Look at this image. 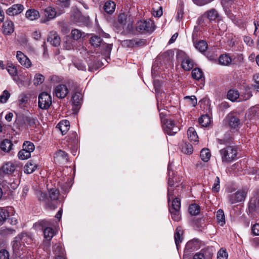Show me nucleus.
<instances>
[{"instance_id":"nucleus-1","label":"nucleus","mask_w":259,"mask_h":259,"mask_svg":"<svg viewBox=\"0 0 259 259\" xmlns=\"http://www.w3.org/2000/svg\"><path fill=\"white\" fill-rule=\"evenodd\" d=\"M222 162L230 163L234 160L237 157V149L235 146H227L220 150Z\"/></svg>"},{"instance_id":"nucleus-2","label":"nucleus","mask_w":259,"mask_h":259,"mask_svg":"<svg viewBox=\"0 0 259 259\" xmlns=\"http://www.w3.org/2000/svg\"><path fill=\"white\" fill-rule=\"evenodd\" d=\"M51 222L46 220H40L36 223L34 226L36 229H43L44 238L50 241L55 235L54 230L50 227Z\"/></svg>"},{"instance_id":"nucleus-3","label":"nucleus","mask_w":259,"mask_h":259,"mask_svg":"<svg viewBox=\"0 0 259 259\" xmlns=\"http://www.w3.org/2000/svg\"><path fill=\"white\" fill-rule=\"evenodd\" d=\"M162 124L165 132L169 136H174L180 131L179 122L171 118H162Z\"/></svg>"},{"instance_id":"nucleus-4","label":"nucleus","mask_w":259,"mask_h":259,"mask_svg":"<svg viewBox=\"0 0 259 259\" xmlns=\"http://www.w3.org/2000/svg\"><path fill=\"white\" fill-rule=\"evenodd\" d=\"M34 149L35 146L32 142L25 141L23 144L22 149L18 153V157L21 160L27 159L31 157V154Z\"/></svg>"},{"instance_id":"nucleus-5","label":"nucleus","mask_w":259,"mask_h":259,"mask_svg":"<svg viewBox=\"0 0 259 259\" xmlns=\"http://www.w3.org/2000/svg\"><path fill=\"white\" fill-rule=\"evenodd\" d=\"M177 58L181 61L182 67L185 70L189 71L193 67V61L184 52L179 51L177 54Z\"/></svg>"},{"instance_id":"nucleus-6","label":"nucleus","mask_w":259,"mask_h":259,"mask_svg":"<svg viewBox=\"0 0 259 259\" xmlns=\"http://www.w3.org/2000/svg\"><path fill=\"white\" fill-rule=\"evenodd\" d=\"M52 103L51 96L46 93L42 92L38 96V106L43 110L48 109Z\"/></svg>"},{"instance_id":"nucleus-7","label":"nucleus","mask_w":259,"mask_h":259,"mask_svg":"<svg viewBox=\"0 0 259 259\" xmlns=\"http://www.w3.org/2000/svg\"><path fill=\"white\" fill-rule=\"evenodd\" d=\"M225 122L230 128L233 129L238 128L241 123L239 117L234 112L229 113L227 115Z\"/></svg>"},{"instance_id":"nucleus-8","label":"nucleus","mask_w":259,"mask_h":259,"mask_svg":"<svg viewBox=\"0 0 259 259\" xmlns=\"http://www.w3.org/2000/svg\"><path fill=\"white\" fill-rule=\"evenodd\" d=\"M136 29L140 33L151 32L154 30V23L151 20L140 21L137 24Z\"/></svg>"},{"instance_id":"nucleus-9","label":"nucleus","mask_w":259,"mask_h":259,"mask_svg":"<svg viewBox=\"0 0 259 259\" xmlns=\"http://www.w3.org/2000/svg\"><path fill=\"white\" fill-rule=\"evenodd\" d=\"M68 89L66 85L60 84L56 86L53 91V95L60 99L65 98L68 94Z\"/></svg>"},{"instance_id":"nucleus-10","label":"nucleus","mask_w":259,"mask_h":259,"mask_svg":"<svg viewBox=\"0 0 259 259\" xmlns=\"http://www.w3.org/2000/svg\"><path fill=\"white\" fill-rule=\"evenodd\" d=\"M246 194L247 192L245 190L238 191L230 196L229 201L232 204L243 201L245 199Z\"/></svg>"},{"instance_id":"nucleus-11","label":"nucleus","mask_w":259,"mask_h":259,"mask_svg":"<svg viewBox=\"0 0 259 259\" xmlns=\"http://www.w3.org/2000/svg\"><path fill=\"white\" fill-rule=\"evenodd\" d=\"M118 22L122 29H124L126 23L128 29L132 27L133 21L131 20L130 16L124 13L120 14L118 16Z\"/></svg>"},{"instance_id":"nucleus-12","label":"nucleus","mask_w":259,"mask_h":259,"mask_svg":"<svg viewBox=\"0 0 259 259\" xmlns=\"http://www.w3.org/2000/svg\"><path fill=\"white\" fill-rule=\"evenodd\" d=\"M27 236L25 234H21L15 238V240L13 242V249L14 251L16 253H19V251L21 247L20 241H22L23 240H25V238H27Z\"/></svg>"},{"instance_id":"nucleus-13","label":"nucleus","mask_w":259,"mask_h":259,"mask_svg":"<svg viewBox=\"0 0 259 259\" xmlns=\"http://www.w3.org/2000/svg\"><path fill=\"white\" fill-rule=\"evenodd\" d=\"M16 57L19 62L24 67L29 68L31 66V62L29 58L22 52L17 51Z\"/></svg>"},{"instance_id":"nucleus-14","label":"nucleus","mask_w":259,"mask_h":259,"mask_svg":"<svg viewBox=\"0 0 259 259\" xmlns=\"http://www.w3.org/2000/svg\"><path fill=\"white\" fill-rule=\"evenodd\" d=\"M48 41L50 42L52 46L58 47L60 44L61 39L58 33L56 31H52L49 33Z\"/></svg>"},{"instance_id":"nucleus-15","label":"nucleus","mask_w":259,"mask_h":259,"mask_svg":"<svg viewBox=\"0 0 259 259\" xmlns=\"http://www.w3.org/2000/svg\"><path fill=\"white\" fill-rule=\"evenodd\" d=\"M168 170L169 171V167H168ZM168 176L169 178L168 179V192H167V195H168V200L169 201L170 199H173V197L172 196V194H171V192L173 191L172 188L174 187H178V185H176L175 183V180H176V178L174 177L172 178H170V171L168 172Z\"/></svg>"},{"instance_id":"nucleus-16","label":"nucleus","mask_w":259,"mask_h":259,"mask_svg":"<svg viewBox=\"0 0 259 259\" xmlns=\"http://www.w3.org/2000/svg\"><path fill=\"white\" fill-rule=\"evenodd\" d=\"M24 10V7L21 4L13 5L7 11V14L10 16H14L20 14Z\"/></svg>"},{"instance_id":"nucleus-17","label":"nucleus","mask_w":259,"mask_h":259,"mask_svg":"<svg viewBox=\"0 0 259 259\" xmlns=\"http://www.w3.org/2000/svg\"><path fill=\"white\" fill-rule=\"evenodd\" d=\"M221 4L227 16L233 17V13L231 12V8L233 4V0H222Z\"/></svg>"},{"instance_id":"nucleus-18","label":"nucleus","mask_w":259,"mask_h":259,"mask_svg":"<svg viewBox=\"0 0 259 259\" xmlns=\"http://www.w3.org/2000/svg\"><path fill=\"white\" fill-rule=\"evenodd\" d=\"M212 253L208 249H202L196 253L193 259H211Z\"/></svg>"},{"instance_id":"nucleus-19","label":"nucleus","mask_w":259,"mask_h":259,"mask_svg":"<svg viewBox=\"0 0 259 259\" xmlns=\"http://www.w3.org/2000/svg\"><path fill=\"white\" fill-rule=\"evenodd\" d=\"M44 15L47 20H42V23H45L47 21L54 18L56 16V12L55 9L52 7H48L44 11Z\"/></svg>"},{"instance_id":"nucleus-20","label":"nucleus","mask_w":259,"mask_h":259,"mask_svg":"<svg viewBox=\"0 0 259 259\" xmlns=\"http://www.w3.org/2000/svg\"><path fill=\"white\" fill-rule=\"evenodd\" d=\"M2 30L4 34L10 35L14 30L13 23L11 21H6L3 24Z\"/></svg>"},{"instance_id":"nucleus-21","label":"nucleus","mask_w":259,"mask_h":259,"mask_svg":"<svg viewBox=\"0 0 259 259\" xmlns=\"http://www.w3.org/2000/svg\"><path fill=\"white\" fill-rule=\"evenodd\" d=\"M25 16L28 19L33 21L39 18L40 14L37 10L34 9H30L26 11Z\"/></svg>"},{"instance_id":"nucleus-22","label":"nucleus","mask_w":259,"mask_h":259,"mask_svg":"<svg viewBox=\"0 0 259 259\" xmlns=\"http://www.w3.org/2000/svg\"><path fill=\"white\" fill-rule=\"evenodd\" d=\"M70 123L69 121L65 120L60 122L56 126L61 131L62 134L64 135L66 134L69 129Z\"/></svg>"},{"instance_id":"nucleus-23","label":"nucleus","mask_w":259,"mask_h":259,"mask_svg":"<svg viewBox=\"0 0 259 259\" xmlns=\"http://www.w3.org/2000/svg\"><path fill=\"white\" fill-rule=\"evenodd\" d=\"M183 231L181 227H178L176 229V232L175 233L174 238L175 243L178 249L180 243L183 240Z\"/></svg>"},{"instance_id":"nucleus-24","label":"nucleus","mask_w":259,"mask_h":259,"mask_svg":"<svg viewBox=\"0 0 259 259\" xmlns=\"http://www.w3.org/2000/svg\"><path fill=\"white\" fill-rule=\"evenodd\" d=\"M37 167V164L32 160L28 161L24 167L25 173L30 174L35 171Z\"/></svg>"},{"instance_id":"nucleus-25","label":"nucleus","mask_w":259,"mask_h":259,"mask_svg":"<svg viewBox=\"0 0 259 259\" xmlns=\"http://www.w3.org/2000/svg\"><path fill=\"white\" fill-rule=\"evenodd\" d=\"M55 159L58 162H67L68 159V154L62 150H58L55 153Z\"/></svg>"},{"instance_id":"nucleus-26","label":"nucleus","mask_w":259,"mask_h":259,"mask_svg":"<svg viewBox=\"0 0 259 259\" xmlns=\"http://www.w3.org/2000/svg\"><path fill=\"white\" fill-rule=\"evenodd\" d=\"M192 77L197 80H204L203 73L200 68H196L192 70Z\"/></svg>"},{"instance_id":"nucleus-27","label":"nucleus","mask_w":259,"mask_h":259,"mask_svg":"<svg viewBox=\"0 0 259 259\" xmlns=\"http://www.w3.org/2000/svg\"><path fill=\"white\" fill-rule=\"evenodd\" d=\"M188 138L189 140L194 143L198 142V137L195 130L193 127H190L187 131Z\"/></svg>"},{"instance_id":"nucleus-28","label":"nucleus","mask_w":259,"mask_h":259,"mask_svg":"<svg viewBox=\"0 0 259 259\" xmlns=\"http://www.w3.org/2000/svg\"><path fill=\"white\" fill-rule=\"evenodd\" d=\"M16 167L17 165L14 163L8 162L5 164L2 168L6 174H10L15 170Z\"/></svg>"},{"instance_id":"nucleus-29","label":"nucleus","mask_w":259,"mask_h":259,"mask_svg":"<svg viewBox=\"0 0 259 259\" xmlns=\"http://www.w3.org/2000/svg\"><path fill=\"white\" fill-rule=\"evenodd\" d=\"M219 63L224 66H228L231 64L232 59L228 54H223L220 56Z\"/></svg>"},{"instance_id":"nucleus-30","label":"nucleus","mask_w":259,"mask_h":259,"mask_svg":"<svg viewBox=\"0 0 259 259\" xmlns=\"http://www.w3.org/2000/svg\"><path fill=\"white\" fill-rule=\"evenodd\" d=\"M12 146L13 144L9 140L5 139L1 144V148L3 151L8 152L11 150Z\"/></svg>"},{"instance_id":"nucleus-31","label":"nucleus","mask_w":259,"mask_h":259,"mask_svg":"<svg viewBox=\"0 0 259 259\" xmlns=\"http://www.w3.org/2000/svg\"><path fill=\"white\" fill-rule=\"evenodd\" d=\"M195 47L200 52L203 53L206 51L208 48L206 42L203 40H200L197 42H194Z\"/></svg>"},{"instance_id":"nucleus-32","label":"nucleus","mask_w":259,"mask_h":259,"mask_svg":"<svg viewBox=\"0 0 259 259\" xmlns=\"http://www.w3.org/2000/svg\"><path fill=\"white\" fill-rule=\"evenodd\" d=\"M90 43L95 48L102 47L104 44L102 42L101 38L97 35H94L91 37Z\"/></svg>"},{"instance_id":"nucleus-33","label":"nucleus","mask_w":259,"mask_h":259,"mask_svg":"<svg viewBox=\"0 0 259 259\" xmlns=\"http://www.w3.org/2000/svg\"><path fill=\"white\" fill-rule=\"evenodd\" d=\"M104 9L106 13L108 14H111L115 10V4L114 2L112 1H108L106 3H105Z\"/></svg>"},{"instance_id":"nucleus-34","label":"nucleus","mask_w":259,"mask_h":259,"mask_svg":"<svg viewBox=\"0 0 259 259\" xmlns=\"http://www.w3.org/2000/svg\"><path fill=\"white\" fill-rule=\"evenodd\" d=\"M239 97L238 91L235 90H230L227 94L228 99L233 102L236 101Z\"/></svg>"},{"instance_id":"nucleus-35","label":"nucleus","mask_w":259,"mask_h":259,"mask_svg":"<svg viewBox=\"0 0 259 259\" xmlns=\"http://www.w3.org/2000/svg\"><path fill=\"white\" fill-rule=\"evenodd\" d=\"M174 52L171 50H168L163 53L160 57H162L164 61L167 62L168 63H170L174 58Z\"/></svg>"},{"instance_id":"nucleus-36","label":"nucleus","mask_w":259,"mask_h":259,"mask_svg":"<svg viewBox=\"0 0 259 259\" xmlns=\"http://www.w3.org/2000/svg\"><path fill=\"white\" fill-rule=\"evenodd\" d=\"M217 220L218 224L223 226L225 224V217L223 210L219 209L217 212Z\"/></svg>"},{"instance_id":"nucleus-37","label":"nucleus","mask_w":259,"mask_h":259,"mask_svg":"<svg viewBox=\"0 0 259 259\" xmlns=\"http://www.w3.org/2000/svg\"><path fill=\"white\" fill-rule=\"evenodd\" d=\"M180 209L176 208H169V211L171 214V219L176 222H179L181 220Z\"/></svg>"},{"instance_id":"nucleus-38","label":"nucleus","mask_w":259,"mask_h":259,"mask_svg":"<svg viewBox=\"0 0 259 259\" xmlns=\"http://www.w3.org/2000/svg\"><path fill=\"white\" fill-rule=\"evenodd\" d=\"M205 15L210 20H214L219 17V14L214 9H212L205 13Z\"/></svg>"},{"instance_id":"nucleus-39","label":"nucleus","mask_w":259,"mask_h":259,"mask_svg":"<svg viewBox=\"0 0 259 259\" xmlns=\"http://www.w3.org/2000/svg\"><path fill=\"white\" fill-rule=\"evenodd\" d=\"M198 121L201 126L206 127L210 124L211 120L208 115H203L199 118Z\"/></svg>"},{"instance_id":"nucleus-40","label":"nucleus","mask_w":259,"mask_h":259,"mask_svg":"<svg viewBox=\"0 0 259 259\" xmlns=\"http://www.w3.org/2000/svg\"><path fill=\"white\" fill-rule=\"evenodd\" d=\"M53 250L56 256L64 255V250L60 244H55L53 247Z\"/></svg>"},{"instance_id":"nucleus-41","label":"nucleus","mask_w":259,"mask_h":259,"mask_svg":"<svg viewBox=\"0 0 259 259\" xmlns=\"http://www.w3.org/2000/svg\"><path fill=\"white\" fill-rule=\"evenodd\" d=\"M189 212L192 215H197L200 213V207L196 204H192L189 207Z\"/></svg>"},{"instance_id":"nucleus-42","label":"nucleus","mask_w":259,"mask_h":259,"mask_svg":"<svg viewBox=\"0 0 259 259\" xmlns=\"http://www.w3.org/2000/svg\"><path fill=\"white\" fill-rule=\"evenodd\" d=\"M210 153L208 149H203L200 152V156L204 162H207L210 157Z\"/></svg>"},{"instance_id":"nucleus-43","label":"nucleus","mask_w":259,"mask_h":259,"mask_svg":"<svg viewBox=\"0 0 259 259\" xmlns=\"http://www.w3.org/2000/svg\"><path fill=\"white\" fill-rule=\"evenodd\" d=\"M75 43V40L69 37H67L65 42L63 45V47L67 50H71L74 48Z\"/></svg>"},{"instance_id":"nucleus-44","label":"nucleus","mask_w":259,"mask_h":259,"mask_svg":"<svg viewBox=\"0 0 259 259\" xmlns=\"http://www.w3.org/2000/svg\"><path fill=\"white\" fill-rule=\"evenodd\" d=\"M59 191L56 188H52L49 191V197L51 199L56 200L58 199Z\"/></svg>"},{"instance_id":"nucleus-45","label":"nucleus","mask_w":259,"mask_h":259,"mask_svg":"<svg viewBox=\"0 0 259 259\" xmlns=\"http://www.w3.org/2000/svg\"><path fill=\"white\" fill-rule=\"evenodd\" d=\"M35 194L39 201H45L47 199V195L45 193L42 192L40 190H35Z\"/></svg>"},{"instance_id":"nucleus-46","label":"nucleus","mask_w":259,"mask_h":259,"mask_svg":"<svg viewBox=\"0 0 259 259\" xmlns=\"http://www.w3.org/2000/svg\"><path fill=\"white\" fill-rule=\"evenodd\" d=\"M9 217V212L7 209H0V222H4Z\"/></svg>"},{"instance_id":"nucleus-47","label":"nucleus","mask_w":259,"mask_h":259,"mask_svg":"<svg viewBox=\"0 0 259 259\" xmlns=\"http://www.w3.org/2000/svg\"><path fill=\"white\" fill-rule=\"evenodd\" d=\"M72 100L73 104L76 106L79 105L81 100V95L79 93H76L74 94L72 96Z\"/></svg>"},{"instance_id":"nucleus-48","label":"nucleus","mask_w":259,"mask_h":259,"mask_svg":"<svg viewBox=\"0 0 259 259\" xmlns=\"http://www.w3.org/2000/svg\"><path fill=\"white\" fill-rule=\"evenodd\" d=\"M71 34L74 40L79 39L82 36L81 31L77 29H73Z\"/></svg>"},{"instance_id":"nucleus-49","label":"nucleus","mask_w":259,"mask_h":259,"mask_svg":"<svg viewBox=\"0 0 259 259\" xmlns=\"http://www.w3.org/2000/svg\"><path fill=\"white\" fill-rule=\"evenodd\" d=\"M10 97V94L7 90H5L0 96V102L5 103Z\"/></svg>"},{"instance_id":"nucleus-50","label":"nucleus","mask_w":259,"mask_h":259,"mask_svg":"<svg viewBox=\"0 0 259 259\" xmlns=\"http://www.w3.org/2000/svg\"><path fill=\"white\" fill-rule=\"evenodd\" d=\"M45 80V77L41 74H36L34 79V84L38 85L41 84Z\"/></svg>"},{"instance_id":"nucleus-51","label":"nucleus","mask_w":259,"mask_h":259,"mask_svg":"<svg viewBox=\"0 0 259 259\" xmlns=\"http://www.w3.org/2000/svg\"><path fill=\"white\" fill-rule=\"evenodd\" d=\"M185 99L187 101L189 104L195 107L197 104V99L195 96H186Z\"/></svg>"},{"instance_id":"nucleus-52","label":"nucleus","mask_w":259,"mask_h":259,"mask_svg":"<svg viewBox=\"0 0 259 259\" xmlns=\"http://www.w3.org/2000/svg\"><path fill=\"white\" fill-rule=\"evenodd\" d=\"M102 49H105L104 51V54L106 56H108L110 54L112 48V44H107L106 43H104L102 45V46L101 47Z\"/></svg>"},{"instance_id":"nucleus-53","label":"nucleus","mask_w":259,"mask_h":259,"mask_svg":"<svg viewBox=\"0 0 259 259\" xmlns=\"http://www.w3.org/2000/svg\"><path fill=\"white\" fill-rule=\"evenodd\" d=\"M252 96V93L250 90L246 89L242 95L240 96L241 100H247L249 99Z\"/></svg>"},{"instance_id":"nucleus-54","label":"nucleus","mask_w":259,"mask_h":259,"mask_svg":"<svg viewBox=\"0 0 259 259\" xmlns=\"http://www.w3.org/2000/svg\"><path fill=\"white\" fill-rule=\"evenodd\" d=\"M169 208H176L177 209H180L181 208V201L178 198H175L172 202V205Z\"/></svg>"},{"instance_id":"nucleus-55","label":"nucleus","mask_w":259,"mask_h":259,"mask_svg":"<svg viewBox=\"0 0 259 259\" xmlns=\"http://www.w3.org/2000/svg\"><path fill=\"white\" fill-rule=\"evenodd\" d=\"M218 26L219 30L222 32H225L227 29V26L225 23L220 19H218Z\"/></svg>"},{"instance_id":"nucleus-56","label":"nucleus","mask_w":259,"mask_h":259,"mask_svg":"<svg viewBox=\"0 0 259 259\" xmlns=\"http://www.w3.org/2000/svg\"><path fill=\"white\" fill-rule=\"evenodd\" d=\"M230 19H231L232 21L236 25L240 27H244L246 24L243 22L241 20H238L236 19L235 16L233 14V17H228Z\"/></svg>"},{"instance_id":"nucleus-57","label":"nucleus","mask_w":259,"mask_h":259,"mask_svg":"<svg viewBox=\"0 0 259 259\" xmlns=\"http://www.w3.org/2000/svg\"><path fill=\"white\" fill-rule=\"evenodd\" d=\"M228 257V253L226 250L220 249L217 254V258L218 259H227Z\"/></svg>"},{"instance_id":"nucleus-58","label":"nucleus","mask_w":259,"mask_h":259,"mask_svg":"<svg viewBox=\"0 0 259 259\" xmlns=\"http://www.w3.org/2000/svg\"><path fill=\"white\" fill-rule=\"evenodd\" d=\"M183 151L185 153L191 154L193 151L192 146L191 144H186L183 147Z\"/></svg>"},{"instance_id":"nucleus-59","label":"nucleus","mask_w":259,"mask_h":259,"mask_svg":"<svg viewBox=\"0 0 259 259\" xmlns=\"http://www.w3.org/2000/svg\"><path fill=\"white\" fill-rule=\"evenodd\" d=\"M220 179L218 177H217L213 184V186L212 188V190L213 192H218L220 190Z\"/></svg>"},{"instance_id":"nucleus-60","label":"nucleus","mask_w":259,"mask_h":259,"mask_svg":"<svg viewBox=\"0 0 259 259\" xmlns=\"http://www.w3.org/2000/svg\"><path fill=\"white\" fill-rule=\"evenodd\" d=\"M15 232V230L12 228H5L1 230V233L5 235L13 234Z\"/></svg>"},{"instance_id":"nucleus-61","label":"nucleus","mask_w":259,"mask_h":259,"mask_svg":"<svg viewBox=\"0 0 259 259\" xmlns=\"http://www.w3.org/2000/svg\"><path fill=\"white\" fill-rule=\"evenodd\" d=\"M6 68L8 72L11 75L15 76L17 74L16 68L14 66H13L12 64H11V65H8Z\"/></svg>"},{"instance_id":"nucleus-62","label":"nucleus","mask_w":259,"mask_h":259,"mask_svg":"<svg viewBox=\"0 0 259 259\" xmlns=\"http://www.w3.org/2000/svg\"><path fill=\"white\" fill-rule=\"evenodd\" d=\"M9 253L6 249H2L0 251V259H9Z\"/></svg>"},{"instance_id":"nucleus-63","label":"nucleus","mask_w":259,"mask_h":259,"mask_svg":"<svg viewBox=\"0 0 259 259\" xmlns=\"http://www.w3.org/2000/svg\"><path fill=\"white\" fill-rule=\"evenodd\" d=\"M123 45L128 47H135V40L134 39H127L123 41Z\"/></svg>"},{"instance_id":"nucleus-64","label":"nucleus","mask_w":259,"mask_h":259,"mask_svg":"<svg viewBox=\"0 0 259 259\" xmlns=\"http://www.w3.org/2000/svg\"><path fill=\"white\" fill-rule=\"evenodd\" d=\"M19 101L21 104H25L28 102V97L25 94H22L19 98Z\"/></svg>"}]
</instances>
